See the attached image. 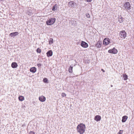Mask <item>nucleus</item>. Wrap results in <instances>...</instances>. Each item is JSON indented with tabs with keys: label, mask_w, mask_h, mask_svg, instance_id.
I'll list each match as a JSON object with an SVG mask.
<instances>
[{
	"label": "nucleus",
	"mask_w": 134,
	"mask_h": 134,
	"mask_svg": "<svg viewBox=\"0 0 134 134\" xmlns=\"http://www.w3.org/2000/svg\"><path fill=\"white\" fill-rule=\"evenodd\" d=\"M87 2H90L92 0H87Z\"/></svg>",
	"instance_id": "7c9ffc66"
},
{
	"label": "nucleus",
	"mask_w": 134,
	"mask_h": 134,
	"mask_svg": "<svg viewBox=\"0 0 134 134\" xmlns=\"http://www.w3.org/2000/svg\"><path fill=\"white\" fill-rule=\"evenodd\" d=\"M122 76L124 80H125L127 79L128 76L126 74H123L122 75Z\"/></svg>",
	"instance_id": "a211bd4d"
},
{
	"label": "nucleus",
	"mask_w": 134,
	"mask_h": 134,
	"mask_svg": "<svg viewBox=\"0 0 134 134\" xmlns=\"http://www.w3.org/2000/svg\"><path fill=\"white\" fill-rule=\"evenodd\" d=\"M102 42L100 41H99L96 44L95 46L97 48H100L101 46Z\"/></svg>",
	"instance_id": "6e6552de"
},
{
	"label": "nucleus",
	"mask_w": 134,
	"mask_h": 134,
	"mask_svg": "<svg viewBox=\"0 0 134 134\" xmlns=\"http://www.w3.org/2000/svg\"><path fill=\"white\" fill-rule=\"evenodd\" d=\"M27 14H28L29 15H31L32 14V13L31 12H27Z\"/></svg>",
	"instance_id": "cd10ccee"
},
{
	"label": "nucleus",
	"mask_w": 134,
	"mask_h": 134,
	"mask_svg": "<svg viewBox=\"0 0 134 134\" xmlns=\"http://www.w3.org/2000/svg\"><path fill=\"white\" fill-rule=\"evenodd\" d=\"M18 99L20 101H23L24 100V97L21 96H19L18 97Z\"/></svg>",
	"instance_id": "f3484780"
},
{
	"label": "nucleus",
	"mask_w": 134,
	"mask_h": 134,
	"mask_svg": "<svg viewBox=\"0 0 134 134\" xmlns=\"http://www.w3.org/2000/svg\"><path fill=\"white\" fill-rule=\"evenodd\" d=\"M39 100L42 102H44L46 100V98L43 96H41L39 98Z\"/></svg>",
	"instance_id": "9d476101"
},
{
	"label": "nucleus",
	"mask_w": 134,
	"mask_h": 134,
	"mask_svg": "<svg viewBox=\"0 0 134 134\" xmlns=\"http://www.w3.org/2000/svg\"><path fill=\"white\" fill-rule=\"evenodd\" d=\"M41 64H37V66L38 67H40L41 66Z\"/></svg>",
	"instance_id": "c756f323"
},
{
	"label": "nucleus",
	"mask_w": 134,
	"mask_h": 134,
	"mask_svg": "<svg viewBox=\"0 0 134 134\" xmlns=\"http://www.w3.org/2000/svg\"><path fill=\"white\" fill-rule=\"evenodd\" d=\"M57 5L56 4H55L53 7L52 9V10L53 11H55L57 9Z\"/></svg>",
	"instance_id": "412c9836"
},
{
	"label": "nucleus",
	"mask_w": 134,
	"mask_h": 134,
	"mask_svg": "<svg viewBox=\"0 0 134 134\" xmlns=\"http://www.w3.org/2000/svg\"><path fill=\"white\" fill-rule=\"evenodd\" d=\"M120 35L121 37L125 38L126 36V33L125 31L123 30L120 32Z\"/></svg>",
	"instance_id": "20e7f679"
},
{
	"label": "nucleus",
	"mask_w": 134,
	"mask_h": 134,
	"mask_svg": "<svg viewBox=\"0 0 134 134\" xmlns=\"http://www.w3.org/2000/svg\"><path fill=\"white\" fill-rule=\"evenodd\" d=\"M123 132V130H120V131L118 132V134H122Z\"/></svg>",
	"instance_id": "a878e982"
},
{
	"label": "nucleus",
	"mask_w": 134,
	"mask_h": 134,
	"mask_svg": "<svg viewBox=\"0 0 134 134\" xmlns=\"http://www.w3.org/2000/svg\"><path fill=\"white\" fill-rule=\"evenodd\" d=\"M101 116L99 115H96L94 117V120L97 121H98L100 120Z\"/></svg>",
	"instance_id": "1a4fd4ad"
},
{
	"label": "nucleus",
	"mask_w": 134,
	"mask_h": 134,
	"mask_svg": "<svg viewBox=\"0 0 134 134\" xmlns=\"http://www.w3.org/2000/svg\"><path fill=\"white\" fill-rule=\"evenodd\" d=\"M30 71L32 72L35 73L36 71V69L35 67H33L30 68Z\"/></svg>",
	"instance_id": "2eb2a0df"
},
{
	"label": "nucleus",
	"mask_w": 134,
	"mask_h": 134,
	"mask_svg": "<svg viewBox=\"0 0 134 134\" xmlns=\"http://www.w3.org/2000/svg\"><path fill=\"white\" fill-rule=\"evenodd\" d=\"M110 40L109 38H106L104 40L103 44L105 45H107L110 43Z\"/></svg>",
	"instance_id": "39448f33"
},
{
	"label": "nucleus",
	"mask_w": 134,
	"mask_h": 134,
	"mask_svg": "<svg viewBox=\"0 0 134 134\" xmlns=\"http://www.w3.org/2000/svg\"><path fill=\"white\" fill-rule=\"evenodd\" d=\"M69 5H70L71 7L74 8L75 7V3L73 1H70L68 3Z\"/></svg>",
	"instance_id": "4468645a"
},
{
	"label": "nucleus",
	"mask_w": 134,
	"mask_h": 134,
	"mask_svg": "<svg viewBox=\"0 0 134 134\" xmlns=\"http://www.w3.org/2000/svg\"><path fill=\"white\" fill-rule=\"evenodd\" d=\"M108 52L110 53L115 54L117 53L118 51L116 49L114 48L112 49L109 50Z\"/></svg>",
	"instance_id": "423d86ee"
},
{
	"label": "nucleus",
	"mask_w": 134,
	"mask_h": 134,
	"mask_svg": "<svg viewBox=\"0 0 134 134\" xmlns=\"http://www.w3.org/2000/svg\"><path fill=\"white\" fill-rule=\"evenodd\" d=\"M102 71L103 72H104L105 71L103 69H101Z\"/></svg>",
	"instance_id": "2f4dec72"
},
{
	"label": "nucleus",
	"mask_w": 134,
	"mask_h": 134,
	"mask_svg": "<svg viewBox=\"0 0 134 134\" xmlns=\"http://www.w3.org/2000/svg\"><path fill=\"white\" fill-rule=\"evenodd\" d=\"M11 66L12 68H15L18 66V65L16 63L13 62Z\"/></svg>",
	"instance_id": "ddd939ff"
},
{
	"label": "nucleus",
	"mask_w": 134,
	"mask_h": 134,
	"mask_svg": "<svg viewBox=\"0 0 134 134\" xmlns=\"http://www.w3.org/2000/svg\"><path fill=\"white\" fill-rule=\"evenodd\" d=\"M66 96V94L64 93H62V96L63 97H64Z\"/></svg>",
	"instance_id": "bb28decb"
},
{
	"label": "nucleus",
	"mask_w": 134,
	"mask_h": 134,
	"mask_svg": "<svg viewBox=\"0 0 134 134\" xmlns=\"http://www.w3.org/2000/svg\"><path fill=\"white\" fill-rule=\"evenodd\" d=\"M85 125L83 123L80 124L77 127V131L80 134H83L85 132Z\"/></svg>",
	"instance_id": "f257e3e1"
},
{
	"label": "nucleus",
	"mask_w": 134,
	"mask_h": 134,
	"mask_svg": "<svg viewBox=\"0 0 134 134\" xmlns=\"http://www.w3.org/2000/svg\"><path fill=\"white\" fill-rule=\"evenodd\" d=\"M124 21V18L123 17H121L120 18H119L118 19V21L120 23H122Z\"/></svg>",
	"instance_id": "aec40b11"
},
{
	"label": "nucleus",
	"mask_w": 134,
	"mask_h": 134,
	"mask_svg": "<svg viewBox=\"0 0 134 134\" xmlns=\"http://www.w3.org/2000/svg\"><path fill=\"white\" fill-rule=\"evenodd\" d=\"M53 40L52 38H50L49 39V44H52L53 42Z\"/></svg>",
	"instance_id": "4be33fe9"
},
{
	"label": "nucleus",
	"mask_w": 134,
	"mask_h": 134,
	"mask_svg": "<svg viewBox=\"0 0 134 134\" xmlns=\"http://www.w3.org/2000/svg\"><path fill=\"white\" fill-rule=\"evenodd\" d=\"M131 5L129 2L125 3L123 5V7L126 10H130L131 9Z\"/></svg>",
	"instance_id": "7ed1b4c3"
},
{
	"label": "nucleus",
	"mask_w": 134,
	"mask_h": 134,
	"mask_svg": "<svg viewBox=\"0 0 134 134\" xmlns=\"http://www.w3.org/2000/svg\"><path fill=\"white\" fill-rule=\"evenodd\" d=\"M47 57H49L52 56L53 54V52L51 50H50L47 53Z\"/></svg>",
	"instance_id": "f8f14e48"
},
{
	"label": "nucleus",
	"mask_w": 134,
	"mask_h": 134,
	"mask_svg": "<svg viewBox=\"0 0 134 134\" xmlns=\"http://www.w3.org/2000/svg\"><path fill=\"white\" fill-rule=\"evenodd\" d=\"M127 118V116H124L122 117V121L123 122H125Z\"/></svg>",
	"instance_id": "dca6fc26"
},
{
	"label": "nucleus",
	"mask_w": 134,
	"mask_h": 134,
	"mask_svg": "<svg viewBox=\"0 0 134 134\" xmlns=\"http://www.w3.org/2000/svg\"><path fill=\"white\" fill-rule=\"evenodd\" d=\"M29 134H35V133L33 131H31L29 132Z\"/></svg>",
	"instance_id": "c85d7f7f"
},
{
	"label": "nucleus",
	"mask_w": 134,
	"mask_h": 134,
	"mask_svg": "<svg viewBox=\"0 0 134 134\" xmlns=\"http://www.w3.org/2000/svg\"><path fill=\"white\" fill-rule=\"evenodd\" d=\"M73 67L70 66L69 69V71L70 73H72V72Z\"/></svg>",
	"instance_id": "6ab92c4d"
},
{
	"label": "nucleus",
	"mask_w": 134,
	"mask_h": 134,
	"mask_svg": "<svg viewBox=\"0 0 134 134\" xmlns=\"http://www.w3.org/2000/svg\"><path fill=\"white\" fill-rule=\"evenodd\" d=\"M48 79L46 78H44L43 79V81L45 83H47L48 81Z\"/></svg>",
	"instance_id": "b1692460"
},
{
	"label": "nucleus",
	"mask_w": 134,
	"mask_h": 134,
	"mask_svg": "<svg viewBox=\"0 0 134 134\" xmlns=\"http://www.w3.org/2000/svg\"><path fill=\"white\" fill-rule=\"evenodd\" d=\"M55 18H52L47 21L46 24L49 25H52L55 23Z\"/></svg>",
	"instance_id": "f03ea898"
},
{
	"label": "nucleus",
	"mask_w": 134,
	"mask_h": 134,
	"mask_svg": "<svg viewBox=\"0 0 134 134\" xmlns=\"http://www.w3.org/2000/svg\"><path fill=\"white\" fill-rule=\"evenodd\" d=\"M81 46L82 47L84 48H86L88 46V44L83 41H82L81 42Z\"/></svg>",
	"instance_id": "0eeeda50"
},
{
	"label": "nucleus",
	"mask_w": 134,
	"mask_h": 134,
	"mask_svg": "<svg viewBox=\"0 0 134 134\" xmlns=\"http://www.w3.org/2000/svg\"><path fill=\"white\" fill-rule=\"evenodd\" d=\"M19 33L18 32H14L11 33L9 34V36L11 37L15 36L18 35Z\"/></svg>",
	"instance_id": "9b49d317"
},
{
	"label": "nucleus",
	"mask_w": 134,
	"mask_h": 134,
	"mask_svg": "<svg viewBox=\"0 0 134 134\" xmlns=\"http://www.w3.org/2000/svg\"><path fill=\"white\" fill-rule=\"evenodd\" d=\"M86 16L88 18H90V16L89 14L88 13H86Z\"/></svg>",
	"instance_id": "393cba45"
},
{
	"label": "nucleus",
	"mask_w": 134,
	"mask_h": 134,
	"mask_svg": "<svg viewBox=\"0 0 134 134\" xmlns=\"http://www.w3.org/2000/svg\"><path fill=\"white\" fill-rule=\"evenodd\" d=\"M111 87H113V85H111Z\"/></svg>",
	"instance_id": "473e14b6"
},
{
	"label": "nucleus",
	"mask_w": 134,
	"mask_h": 134,
	"mask_svg": "<svg viewBox=\"0 0 134 134\" xmlns=\"http://www.w3.org/2000/svg\"><path fill=\"white\" fill-rule=\"evenodd\" d=\"M36 51L37 53H40L41 52V50L39 48H38L37 49Z\"/></svg>",
	"instance_id": "5701e85b"
}]
</instances>
